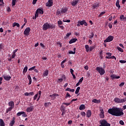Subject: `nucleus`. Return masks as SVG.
<instances>
[{"instance_id":"f257e3e1","label":"nucleus","mask_w":126,"mask_h":126,"mask_svg":"<svg viewBox=\"0 0 126 126\" xmlns=\"http://www.w3.org/2000/svg\"><path fill=\"white\" fill-rule=\"evenodd\" d=\"M108 113L112 115V116H115V117H121L124 116V112L122 108L113 107L112 108L109 109Z\"/></svg>"},{"instance_id":"f03ea898","label":"nucleus","mask_w":126,"mask_h":126,"mask_svg":"<svg viewBox=\"0 0 126 126\" xmlns=\"http://www.w3.org/2000/svg\"><path fill=\"white\" fill-rule=\"evenodd\" d=\"M56 29V25L52 24H49L47 22L42 26V29L44 31L48 30V29Z\"/></svg>"},{"instance_id":"7ed1b4c3","label":"nucleus","mask_w":126,"mask_h":126,"mask_svg":"<svg viewBox=\"0 0 126 126\" xmlns=\"http://www.w3.org/2000/svg\"><path fill=\"white\" fill-rule=\"evenodd\" d=\"M99 124L100 125L99 126H111V124L108 123L105 119L100 120Z\"/></svg>"},{"instance_id":"20e7f679","label":"nucleus","mask_w":126,"mask_h":126,"mask_svg":"<svg viewBox=\"0 0 126 126\" xmlns=\"http://www.w3.org/2000/svg\"><path fill=\"white\" fill-rule=\"evenodd\" d=\"M99 124L100 125L99 126H111V124L108 123L105 119L100 120Z\"/></svg>"},{"instance_id":"39448f33","label":"nucleus","mask_w":126,"mask_h":126,"mask_svg":"<svg viewBox=\"0 0 126 126\" xmlns=\"http://www.w3.org/2000/svg\"><path fill=\"white\" fill-rule=\"evenodd\" d=\"M84 25L85 26H88V24L86 22L85 20H83L82 21L79 20L77 22V26L79 27L80 26Z\"/></svg>"},{"instance_id":"423d86ee","label":"nucleus","mask_w":126,"mask_h":126,"mask_svg":"<svg viewBox=\"0 0 126 126\" xmlns=\"http://www.w3.org/2000/svg\"><path fill=\"white\" fill-rule=\"evenodd\" d=\"M96 70H97V71H98L99 73L101 75H104V74H105V69H104V68L101 67H97L96 68Z\"/></svg>"},{"instance_id":"0eeeda50","label":"nucleus","mask_w":126,"mask_h":126,"mask_svg":"<svg viewBox=\"0 0 126 126\" xmlns=\"http://www.w3.org/2000/svg\"><path fill=\"white\" fill-rule=\"evenodd\" d=\"M114 40V36L112 35L109 36L104 41V43H109L112 42Z\"/></svg>"},{"instance_id":"6e6552de","label":"nucleus","mask_w":126,"mask_h":126,"mask_svg":"<svg viewBox=\"0 0 126 126\" xmlns=\"http://www.w3.org/2000/svg\"><path fill=\"white\" fill-rule=\"evenodd\" d=\"M21 115H22V117L23 118H26V117H27V114H26V113H25V112H24V111L19 112L17 113V116L18 117H20V116H21Z\"/></svg>"},{"instance_id":"1a4fd4ad","label":"nucleus","mask_w":126,"mask_h":126,"mask_svg":"<svg viewBox=\"0 0 126 126\" xmlns=\"http://www.w3.org/2000/svg\"><path fill=\"white\" fill-rule=\"evenodd\" d=\"M54 4V2H53V0H48V1L45 3L46 6L47 7H51Z\"/></svg>"},{"instance_id":"9d476101","label":"nucleus","mask_w":126,"mask_h":126,"mask_svg":"<svg viewBox=\"0 0 126 126\" xmlns=\"http://www.w3.org/2000/svg\"><path fill=\"white\" fill-rule=\"evenodd\" d=\"M31 30V29H30V27L27 28L24 32V34L26 35V36H29V34H30V31Z\"/></svg>"},{"instance_id":"9b49d317","label":"nucleus","mask_w":126,"mask_h":126,"mask_svg":"<svg viewBox=\"0 0 126 126\" xmlns=\"http://www.w3.org/2000/svg\"><path fill=\"white\" fill-rule=\"evenodd\" d=\"M49 97L51 98V99L53 100H56V99H57L56 97H59V94H53L49 95Z\"/></svg>"},{"instance_id":"f8f14e48","label":"nucleus","mask_w":126,"mask_h":126,"mask_svg":"<svg viewBox=\"0 0 126 126\" xmlns=\"http://www.w3.org/2000/svg\"><path fill=\"white\" fill-rule=\"evenodd\" d=\"M33 110H34V106H32L30 107L27 108L26 112L27 113H31V112H33Z\"/></svg>"},{"instance_id":"ddd939ff","label":"nucleus","mask_w":126,"mask_h":126,"mask_svg":"<svg viewBox=\"0 0 126 126\" xmlns=\"http://www.w3.org/2000/svg\"><path fill=\"white\" fill-rule=\"evenodd\" d=\"M115 103H117L118 104L122 103V99L119 98V97H115L114 99Z\"/></svg>"},{"instance_id":"4468645a","label":"nucleus","mask_w":126,"mask_h":126,"mask_svg":"<svg viewBox=\"0 0 126 126\" xmlns=\"http://www.w3.org/2000/svg\"><path fill=\"white\" fill-rule=\"evenodd\" d=\"M79 2V0H73L71 2V4L72 6H75V5H77V3Z\"/></svg>"},{"instance_id":"2eb2a0df","label":"nucleus","mask_w":126,"mask_h":126,"mask_svg":"<svg viewBox=\"0 0 126 126\" xmlns=\"http://www.w3.org/2000/svg\"><path fill=\"white\" fill-rule=\"evenodd\" d=\"M65 75H63L62 76V78H59L58 79V80L57 81L58 83H62L63 82V79L65 80Z\"/></svg>"},{"instance_id":"dca6fc26","label":"nucleus","mask_w":126,"mask_h":126,"mask_svg":"<svg viewBox=\"0 0 126 126\" xmlns=\"http://www.w3.org/2000/svg\"><path fill=\"white\" fill-rule=\"evenodd\" d=\"M99 6H101V3H95L93 4V8H94V9H95V8H97V7H99Z\"/></svg>"},{"instance_id":"f3484780","label":"nucleus","mask_w":126,"mask_h":126,"mask_svg":"<svg viewBox=\"0 0 126 126\" xmlns=\"http://www.w3.org/2000/svg\"><path fill=\"white\" fill-rule=\"evenodd\" d=\"M92 115V112H91V110H87L86 113L87 118H90V117H91Z\"/></svg>"},{"instance_id":"a211bd4d","label":"nucleus","mask_w":126,"mask_h":126,"mask_svg":"<svg viewBox=\"0 0 126 126\" xmlns=\"http://www.w3.org/2000/svg\"><path fill=\"white\" fill-rule=\"evenodd\" d=\"M15 124V117H13L12 121L10 122L9 126H13Z\"/></svg>"},{"instance_id":"6ab92c4d","label":"nucleus","mask_w":126,"mask_h":126,"mask_svg":"<svg viewBox=\"0 0 126 126\" xmlns=\"http://www.w3.org/2000/svg\"><path fill=\"white\" fill-rule=\"evenodd\" d=\"M3 77L5 80H6L7 81H9L10 79H11V76L9 75H6V76H3Z\"/></svg>"},{"instance_id":"aec40b11","label":"nucleus","mask_w":126,"mask_h":126,"mask_svg":"<svg viewBox=\"0 0 126 126\" xmlns=\"http://www.w3.org/2000/svg\"><path fill=\"white\" fill-rule=\"evenodd\" d=\"M110 77L112 79H119V78H121L120 76H117L115 74H113L111 75Z\"/></svg>"},{"instance_id":"412c9836","label":"nucleus","mask_w":126,"mask_h":126,"mask_svg":"<svg viewBox=\"0 0 126 126\" xmlns=\"http://www.w3.org/2000/svg\"><path fill=\"white\" fill-rule=\"evenodd\" d=\"M8 105L10 108L13 109L14 108V102L11 101L8 102Z\"/></svg>"},{"instance_id":"4be33fe9","label":"nucleus","mask_w":126,"mask_h":126,"mask_svg":"<svg viewBox=\"0 0 126 126\" xmlns=\"http://www.w3.org/2000/svg\"><path fill=\"white\" fill-rule=\"evenodd\" d=\"M93 103H95V104H99L101 103V100L97 99H94L92 100Z\"/></svg>"},{"instance_id":"5701e85b","label":"nucleus","mask_w":126,"mask_h":126,"mask_svg":"<svg viewBox=\"0 0 126 126\" xmlns=\"http://www.w3.org/2000/svg\"><path fill=\"white\" fill-rule=\"evenodd\" d=\"M67 12V8H62L61 10L62 14H63L64 13H66Z\"/></svg>"},{"instance_id":"b1692460","label":"nucleus","mask_w":126,"mask_h":126,"mask_svg":"<svg viewBox=\"0 0 126 126\" xmlns=\"http://www.w3.org/2000/svg\"><path fill=\"white\" fill-rule=\"evenodd\" d=\"M77 41V38H72L69 41V44H72L75 43Z\"/></svg>"},{"instance_id":"393cba45","label":"nucleus","mask_w":126,"mask_h":126,"mask_svg":"<svg viewBox=\"0 0 126 126\" xmlns=\"http://www.w3.org/2000/svg\"><path fill=\"white\" fill-rule=\"evenodd\" d=\"M116 6L118 8V9L121 8V5H120V0H117L116 3Z\"/></svg>"},{"instance_id":"a878e982","label":"nucleus","mask_w":126,"mask_h":126,"mask_svg":"<svg viewBox=\"0 0 126 126\" xmlns=\"http://www.w3.org/2000/svg\"><path fill=\"white\" fill-rule=\"evenodd\" d=\"M28 78L29 80V85H31L32 83V79L31 78V76L30 74L28 75Z\"/></svg>"},{"instance_id":"bb28decb","label":"nucleus","mask_w":126,"mask_h":126,"mask_svg":"<svg viewBox=\"0 0 126 126\" xmlns=\"http://www.w3.org/2000/svg\"><path fill=\"white\" fill-rule=\"evenodd\" d=\"M27 70H28V66H27V65H26L24 68V69L23 71V74H25V73L27 72Z\"/></svg>"},{"instance_id":"cd10ccee","label":"nucleus","mask_w":126,"mask_h":126,"mask_svg":"<svg viewBox=\"0 0 126 126\" xmlns=\"http://www.w3.org/2000/svg\"><path fill=\"white\" fill-rule=\"evenodd\" d=\"M36 12L39 13L40 14H43L44 13V11L40 8H38L36 10Z\"/></svg>"},{"instance_id":"c85d7f7f","label":"nucleus","mask_w":126,"mask_h":126,"mask_svg":"<svg viewBox=\"0 0 126 126\" xmlns=\"http://www.w3.org/2000/svg\"><path fill=\"white\" fill-rule=\"evenodd\" d=\"M0 126H5V123H4V121H3V120L1 119H0Z\"/></svg>"},{"instance_id":"c756f323","label":"nucleus","mask_w":126,"mask_h":126,"mask_svg":"<svg viewBox=\"0 0 126 126\" xmlns=\"http://www.w3.org/2000/svg\"><path fill=\"white\" fill-rule=\"evenodd\" d=\"M52 105V103L51 102H45L44 103V106L45 108H48V107H50Z\"/></svg>"},{"instance_id":"7c9ffc66","label":"nucleus","mask_w":126,"mask_h":126,"mask_svg":"<svg viewBox=\"0 0 126 126\" xmlns=\"http://www.w3.org/2000/svg\"><path fill=\"white\" fill-rule=\"evenodd\" d=\"M49 75V70L46 69L44 71V72L43 74V75L44 76H48V75Z\"/></svg>"},{"instance_id":"2f4dec72","label":"nucleus","mask_w":126,"mask_h":126,"mask_svg":"<svg viewBox=\"0 0 126 126\" xmlns=\"http://www.w3.org/2000/svg\"><path fill=\"white\" fill-rule=\"evenodd\" d=\"M13 27H15V26H17V27H20V25L18 23L14 22L12 24Z\"/></svg>"},{"instance_id":"473e14b6","label":"nucleus","mask_w":126,"mask_h":126,"mask_svg":"<svg viewBox=\"0 0 126 126\" xmlns=\"http://www.w3.org/2000/svg\"><path fill=\"white\" fill-rule=\"evenodd\" d=\"M79 110L81 111L82 110H85V105L81 104L79 107Z\"/></svg>"},{"instance_id":"72a5a7b5","label":"nucleus","mask_w":126,"mask_h":126,"mask_svg":"<svg viewBox=\"0 0 126 126\" xmlns=\"http://www.w3.org/2000/svg\"><path fill=\"white\" fill-rule=\"evenodd\" d=\"M85 48L86 51V52H87V53H88V52H89V51H90V47H89V45H86L85 46Z\"/></svg>"},{"instance_id":"f704fd0d","label":"nucleus","mask_w":126,"mask_h":126,"mask_svg":"<svg viewBox=\"0 0 126 126\" xmlns=\"http://www.w3.org/2000/svg\"><path fill=\"white\" fill-rule=\"evenodd\" d=\"M60 110L61 112L63 111H65V106H64V105H61L60 107Z\"/></svg>"},{"instance_id":"c9c22d12","label":"nucleus","mask_w":126,"mask_h":126,"mask_svg":"<svg viewBox=\"0 0 126 126\" xmlns=\"http://www.w3.org/2000/svg\"><path fill=\"white\" fill-rule=\"evenodd\" d=\"M105 59H114L115 60H117V58H116V57L115 56H111V57H109L108 56H106L105 57Z\"/></svg>"},{"instance_id":"e433bc0d","label":"nucleus","mask_w":126,"mask_h":126,"mask_svg":"<svg viewBox=\"0 0 126 126\" xmlns=\"http://www.w3.org/2000/svg\"><path fill=\"white\" fill-rule=\"evenodd\" d=\"M104 112H100V113L99 114V118H100L101 119H104Z\"/></svg>"},{"instance_id":"4c0bfd02","label":"nucleus","mask_w":126,"mask_h":126,"mask_svg":"<svg viewBox=\"0 0 126 126\" xmlns=\"http://www.w3.org/2000/svg\"><path fill=\"white\" fill-rule=\"evenodd\" d=\"M79 90H80V87H78L75 91V94H78L79 93Z\"/></svg>"},{"instance_id":"58836bf2","label":"nucleus","mask_w":126,"mask_h":126,"mask_svg":"<svg viewBox=\"0 0 126 126\" xmlns=\"http://www.w3.org/2000/svg\"><path fill=\"white\" fill-rule=\"evenodd\" d=\"M12 108L11 107H9L7 109H6V113L7 114L8 112H10L12 110Z\"/></svg>"},{"instance_id":"ea45409f","label":"nucleus","mask_w":126,"mask_h":126,"mask_svg":"<svg viewBox=\"0 0 126 126\" xmlns=\"http://www.w3.org/2000/svg\"><path fill=\"white\" fill-rule=\"evenodd\" d=\"M57 15H62V10H58L56 12Z\"/></svg>"},{"instance_id":"a19ab883","label":"nucleus","mask_w":126,"mask_h":126,"mask_svg":"<svg viewBox=\"0 0 126 126\" xmlns=\"http://www.w3.org/2000/svg\"><path fill=\"white\" fill-rule=\"evenodd\" d=\"M16 2H17L16 0H12V6H14V5L16 4Z\"/></svg>"},{"instance_id":"79ce46f5","label":"nucleus","mask_w":126,"mask_h":126,"mask_svg":"<svg viewBox=\"0 0 126 126\" xmlns=\"http://www.w3.org/2000/svg\"><path fill=\"white\" fill-rule=\"evenodd\" d=\"M117 50H118V51H119V52H121L122 53H124V50L120 47H117Z\"/></svg>"},{"instance_id":"37998d69","label":"nucleus","mask_w":126,"mask_h":126,"mask_svg":"<svg viewBox=\"0 0 126 126\" xmlns=\"http://www.w3.org/2000/svg\"><path fill=\"white\" fill-rule=\"evenodd\" d=\"M70 35H71V32H69V33H67L66 35L65 36H64V38L65 39H66V38H68L69 37V36H70Z\"/></svg>"},{"instance_id":"c03bdc74","label":"nucleus","mask_w":126,"mask_h":126,"mask_svg":"<svg viewBox=\"0 0 126 126\" xmlns=\"http://www.w3.org/2000/svg\"><path fill=\"white\" fill-rule=\"evenodd\" d=\"M57 23L58 24V26H61V25H63V21H62V20L58 21L57 22Z\"/></svg>"},{"instance_id":"a18cd8bd","label":"nucleus","mask_w":126,"mask_h":126,"mask_svg":"<svg viewBox=\"0 0 126 126\" xmlns=\"http://www.w3.org/2000/svg\"><path fill=\"white\" fill-rule=\"evenodd\" d=\"M94 37V33L92 32L91 34L89 35V38L90 39H92Z\"/></svg>"},{"instance_id":"49530a36","label":"nucleus","mask_w":126,"mask_h":126,"mask_svg":"<svg viewBox=\"0 0 126 126\" xmlns=\"http://www.w3.org/2000/svg\"><path fill=\"white\" fill-rule=\"evenodd\" d=\"M36 68V66H32L29 69V71L34 70Z\"/></svg>"},{"instance_id":"de8ad7c7","label":"nucleus","mask_w":126,"mask_h":126,"mask_svg":"<svg viewBox=\"0 0 126 126\" xmlns=\"http://www.w3.org/2000/svg\"><path fill=\"white\" fill-rule=\"evenodd\" d=\"M81 115L83 117H85V116H86V113L85 112H81Z\"/></svg>"},{"instance_id":"09e8293b","label":"nucleus","mask_w":126,"mask_h":126,"mask_svg":"<svg viewBox=\"0 0 126 126\" xmlns=\"http://www.w3.org/2000/svg\"><path fill=\"white\" fill-rule=\"evenodd\" d=\"M105 13H106V12H102L100 13V14L99 15V17H102V15H103V14H105Z\"/></svg>"},{"instance_id":"8fccbe9b","label":"nucleus","mask_w":126,"mask_h":126,"mask_svg":"<svg viewBox=\"0 0 126 126\" xmlns=\"http://www.w3.org/2000/svg\"><path fill=\"white\" fill-rule=\"evenodd\" d=\"M125 102H126V97L121 99V103H125Z\"/></svg>"},{"instance_id":"3c124183","label":"nucleus","mask_w":126,"mask_h":126,"mask_svg":"<svg viewBox=\"0 0 126 126\" xmlns=\"http://www.w3.org/2000/svg\"><path fill=\"white\" fill-rule=\"evenodd\" d=\"M119 124L122 126H124V125H125V122H124V121H123L122 120H121L119 121Z\"/></svg>"},{"instance_id":"603ef678","label":"nucleus","mask_w":126,"mask_h":126,"mask_svg":"<svg viewBox=\"0 0 126 126\" xmlns=\"http://www.w3.org/2000/svg\"><path fill=\"white\" fill-rule=\"evenodd\" d=\"M106 55H107L108 56L107 57H112V53L110 52H107L106 53Z\"/></svg>"},{"instance_id":"864d4df0","label":"nucleus","mask_w":126,"mask_h":126,"mask_svg":"<svg viewBox=\"0 0 126 126\" xmlns=\"http://www.w3.org/2000/svg\"><path fill=\"white\" fill-rule=\"evenodd\" d=\"M68 54H71V55H74L75 54V52L70 50L69 51Z\"/></svg>"},{"instance_id":"5fc2aeb1","label":"nucleus","mask_w":126,"mask_h":126,"mask_svg":"<svg viewBox=\"0 0 126 126\" xmlns=\"http://www.w3.org/2000/svg\"><path fill=\"white\" fill-rule=\"evenodd\" d=\"M67 97H71V96L68 93H66L65 98H67Z\"/></svg>"},{"instance_id":"6e6d98bb","label":"nucleus","mask_w":126,"mask_h":126,"mask_svg":"<svg viewBox=\"0 0 126 126\" xmlns=\"http://www.w3.org/2000/svg\"><path fill=\"white\" fill-rule=\"evenodd\" d=\"M94 48H95L94 46H90V52H92V51H93V50L94 49Z\"/></svg>"},{"instance_id":"4d7b16f0","label":"nucleus","mask_w":126,"mask_h":126,"mask_svg":"<svg viewBox=\"0 0 126 126\" xmlns=\"http://www.w3.org/2000/svg\"><path fill=\"white\" fill-rule=\"evenodd\" d=\"M108 27L110 28V29H112V28H113V25L111 23L108 24Z\"/></svg>"},{"instance_id":"13d9d810","label":"nucleus","mask_w":126,"mask_h":126,"mask_svg":"<svg viewBox=\"0 0 126 126\" xmlns=\"http://www.w3.org/2000/svg\"><path fill=\"white\" fill-rule=\"evenodd\" d=\"M37 98H38V94L34 95V96L33 97V100H36L37 99Z\"/></svg>"},{"instance_id":"bf43d9fd","label":"nucleus","mask_w":126,"mask_h":126,"mask_svg":"<svg viewBox=\"0 0 126 126\" xmlns=\"http://www.w3.org/2000/svg\"><path fill=\"white\" fill-rule=\"evenodd\" d=\"M83 81V77H81L80 80H79L78 82L80 83H82V82Z\"/></svg>"},{"instance_id":"052dcab7","label":"nucleus","mask_w":126,"mask_h":126,"mask_svg":"<svg viewBox=\"0 0 126 126\" xmlns=\"http://www.w3.org/2000/svg\"><path fill=\"white\" fill-rule=\"evenodd\" d=\"M119 62L121 63H126V61L125 60H120Z\"/></svg>"},{"instance_id":"680f3d73","label":"nucleus","mask_w":126,"mask_h":126,"mask_svg":"<svg viewBox=\"0 0 126 126\" xmlns=\"http://www.w3.org/2000/svg\"><path fill=\"white\" fill-rule=\"evenodd\" d=\"M125 85V82H122L120 85L119 86L120 87H123Z\"/></svg>"},{"instance_id":"e2e57ef3","label":"nucleus","mask_w":126,"mask_h":126,"mask_svg":"<svg viewBox=\"0 0 126 126\" xmlns=\"http://www.w3.org/2000/svg\"><path fill=\"white\" fill-rule=\"evenodd\" d=\"M58 27H59V28H61L62 30H63V29H64V27H63V26H58Z\"/></svg>"},{"instance_id":"0e129e2a","label":"nucleus","mask_w":126,"mask_h":126,"mask_svg":"<svg viewBox=\"0 0 126 126\" xmlns=\"http://www.w3.org/2000/svg\"><path fill=\"white\" fill-rule=\"evenodd\" d=\"M29 96H33L34 95V92L29 93Z\"/></svg>"},{"instance_id":"69168bd1","label":"nucleus","mask_w":126,"mask_h":126,"mask_svg":"<svg viewBox=\"0 0 126 126\" xmlns=\"http://www.w3.org/2000/svg\"><path fill=\"white\" fill-rule=\"evenodd\" d=\"M37 0H33L32 4H36Z\"/></svg>"},{"instance_id":"338daca9","label":"nucleus","mask_w":126,"mask_h":126,"mask_svg":"<svg viewBox=\"0 0 126 126\" xmlns=\"http://www.w3.org/2000/svg\"><path fill=\"white\" fill-rule=\"evenodd\" d=\"M15 57H16V54H13L12 55V57H11V58L12 59H14V58H15Z\"/></svg>"},{"instance_id":"774afa93","label":"nucleus","mask_w":126,"mask_h":126,"mask_svg":"<svg viewBox=\"0 0 126 126\" xmlns=\"http://www.w3.org/2000/svg\"><path fill=\"white\" fill-rule=\"evenodd\" d=\"M61 112H62V116H64V115L65 114L66 110H64V111H61Z\"/></svg>"}]
</instances>
